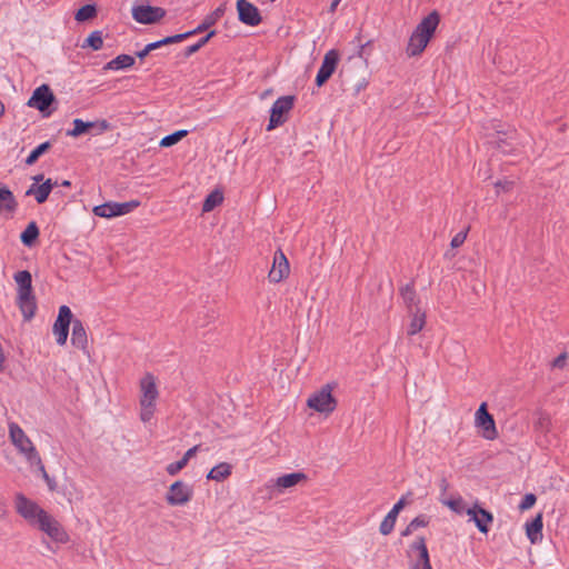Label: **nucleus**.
Wrapping results in <instances>:
<instances>
[{
	"mask_svg": "<svg viewBox=\"0 0 569 569\" xmlns=\"http://www.w3.org/2000/svg\"><path fill=\"white\" fill-rule=\"evenodd\" d=\"M52 190L51 179L46 180L41 184L33 183L27 190V196H33L38 203H43Z\"/></svg>",
	"mask_w": 569,
	"mask_h": 569,
	"instance_id": "b1692460",
	"label": "nucleus"
},
{
	"mask_svg": "<svg viewBox=\"0 0 569 569\" xmlns=\"http://www.w3.org/2000/svg\"><path fill=\"white\" fill-rule=\"evenodd\" d=\"M237 10L239 20L248 26H258L261 22L259 10L256 6L247 0L237 1Z\"/></svg>",
	"mask_w": 569,
	"mask_h": 569,
	"instance_id": "aec40b11",
	"label": "nucleus"
},
{
	"mask_svg": "<svg viewBox=\"0 0 569 569\" xmlns=\"http://www.w3.org/2000/svg\"><path fill=\"white\" fill-rule=\"evenodd\" d=\"M401 297L408 308V311L415 310L416 307H419L417 295L412 287L406 286L405 288H402Z\"/></svg>",
	"mask_w": 569,
	"mask_h": 569,
	"instance_id": "2f4dec72",
	"label": "nucleus"
},
{
	"mask_svg": "<svg viewBox=\"0 0 569 569\" xmlns=\"http://www.w3.org/2000/svg\"><path fill=\"white\" fill-rule=\"evenodd\" d=\"M51 144L49 141H46L41 144H39L38 147H36L31 152L30 154L27 157L26 159V164L28 166H32L33 163L37 162V160L44 153L47 152L49 149H50Z\"/></svg>",
	"mask_w": 569,
	"mask_h": 569,
	"instance_id": "e433bc0d",
	"label": "nucleus"
},
{
	"mask_svg": "<svg viewBox=\"0 0 569 569\" xmlns=\"http://www.w3.org/2000/svg\"><path fill=\"white\" fill-rule=\"evenodd\" d=\"M413 531H416V530H415V528H411V523H409V525L407 526V528L402 531V536H409V535H411Z\"/></svg>",
	"mask_w": 569,
	"mask_h": 569,
	"instance_id": "3c124183",
	"label": "nucleus"
},
{
	"mask_svg": "<svg viewBox=\"0 0 569 569\" xmlns=\"http://www.w3.org/2000/svg\"><path fill=\"white\" fill-rule=\"evenodd\" d=\"M340 1H341V0H332V2H331V4H330V11H331V12H335V11H336V9H337V7H338V4H339V2H340Z\"/></svg>",
	"mask_w": 569,
	"mask_h": 569,
	"instance_id": "603ef678",
	"label": "nucleus"
},
{
	"mask_svg": "<svg viewBox=\"0 0 569 569\" xmlns=\"http://www.w3.org/2000/svg\"><path fill=\"white\" fill-rule=\"evenodd\" d=\"M39 237V228L34 221L30 222L22 231L20 239L24 246L31 247Z\"/></svg>",
	"mask_w": 569,
	"mask_h": 569,
	"instance_id": "c756f323",
	"label": "nucleus"
},
{
	"mask_svg": "<svg viewBox=\"0 0 569 569\" xmlns=\"http://www.w3.org/2000/svg\"><path fill=\"white\" fill-rule=\"evenodd\" d=\"M180 460L184 461V466H187L189 460H190V458H188L186 455H183V457Z\"/></svg>",
	"mask_w": 569,
	"mask_h": 569,
	"instance_id": "6e6d98bb",
	"label": "nucleus"
},
{
	"mask_svg": "<svg viewBox=\"0 0 569 569\" xmlns=\"http://www.w3.org/2000/svg\"><path fill=\"white\" fill-rule=\"evenodd\" d=\"M18 286L17 303L26 321L33 318L37 310L36 297L32 293V278L27 270L18 271L14 274Z\"/></svg>",
	"mask_w": 569,
	"mask_h": 569,
	"instance_id": "20e7f679",
	"label": "nucleus"
},
{
	"mask_svg": "<svg viewBox=\"0 0 569 569\" xmlns=\"http://www.w3.org/2000/svg\"><path fill=\"white\" fill-rule=\"evenodd\" d=\"M475 425L480 429L481 436L487 440H495L498 430L493 417L487 410V403H481L475 415Z\"/></svg>",
	"mask_w": 569,
	"mask_h": 569,
	"instance_id": "9d476101",
	"label": "nucleus"
},
{
	"mask_svg": "<svg viewBox=\"0 0 569 569\" xmlns=\"http://www.w3.org/2000/svg\"><path fill=\"white\" fill-rule=\"evenodd\" d=\"M467 233H468V230H465V231H460L458 232L452 239H451V242H450V246L451 248H459L460 246L463 244V242L466 241L467 239Z\"/></svg>",
	"mask_w": 569,
	"mask_h": 569,
	"instance_id": "c03bdc74",
	"label": "nucleus"
},
{
	"mask_svg": "<svg viewBox=\"0 0 569 569\" xmlns=\"http://www.w3.org/2000/svg\"><path fill=\"white\" fill-rule=\"evenodd\" d=\"M512 186H513L512 181H498V182H496V188L498 190L501 189L502 191L511 190Z\"/></svg>",
	"mask_w": 569,
	"mask_h": 569,
	"instance_id": "de8ad7c7",
	"label": "nucleus"
},
{
	"mask_svg": "<svg viewBox=\"0 0 569 569\" xmlns=\"http://www.w3.org/2000/svg\"><path fill=\"white\" fill-rule=\"evenodd\" d=\"M77 349L81 357L88 362H92V350L90 347V341L87 335V331L83 327V325L79 321L73 319V350ZM76 352L73 351V355ZM78 359L80 360V356H78Z\"/></svg>",
	"mask_w": 569,
	"mask_h": 569,
	"instance_id": "9b49d317",
	"label": "nucleus"
},
{
	"mask_svg": "<svg viewBox=\"0 0 569 569\" xmlns=\"http://www.w3.org/2000/svg\"><path fill=\"white\" fill-rule=\"evenodd\" d=\"M159 397L157 377L151 372H146L139 380V418L143 423L153 419Z\"/></svg>",
	"mask_w": 569,
	"mask_h": 569,
	"instance_id": "f03ea898",
	"label": "nucleus"
},
{
	"mask_svg": "<svg viewBox=\"0 0 569 569\" xmlns=\"http://www.w3.org/2000/svg\"><path fill=\"white\" fill-rule=\"evenodd\" d=\"M214 34V31H211L209 32L204 38H202L199 42H197L196 44H192L190 47L187 48V54H192L194 52H197L201 47H203L208 41L209 39Z\"/></svg>",
	"mask_w": 569,
	"mask_h": 569,
	"instance_id": "79ce46f5",
	"label": "nucleus"
},
{
	"mask_svg": "<svg viewBox=\"0 0 569 569\" xmlns=\"http://www.w3.org/2000/svg\"><path fill=\"white\" fill-rule=\"evenodd\" d=\"M333 387L325 385L319 390L312 392L307 399V406L316 412L329 416L337 408V399L332 395Z\"/></svg>",
	"mask_w": 569,
	"mask_h": 569,
	"instance_id": "423d86ee",
	"label": "nucleus"
},
{
	"mask_svg": "<svg viewBox=\"0 0 569 569\" xmlns=\"http://www.w3.org/2000/svg\"><path fill=\"white\" fill-rule=\"evenodd\" d=\"M295 99V96H282L273 102L270 110L269 123L267 126L268 131L276 129L287 121L288 113L293 108Z\"/></svg>",
	"mask_w": 569,
	"mask_h": 569,
	"instance_id": "6e6552de",
	"label": "nucleus"
},
{
	"mask_svg": "<svg viewBox=\"0 0 569 569\" xmlns=\"http://www.w3.org/2000/svg\"><path fill=\"white\" fill-rule=\"evenodd\" d=\"M223 201V196L219 191H213L207 196L202 204L203 212L212 211L217 206L221 204Z\"/></svg>",
	"mask_w": 569,
	"mask_h": 569,
	"instance_id": "473e14b6",
	"label": "nucleus"
},
{
	"mask_svg": "<svg viewBox=\"0 0 569 569\" xmlns=\"http://www.w3.org/2000/svg\"><path fill=\"white\" fill-rule=\"evenodd\" d=\"M440 22L437 11H432L416 27L409 38L406 52L409 57H416L423 52Z\"/></svg>",
	"mask_w": 569,
	"mask_h": 569,
	"instance_id": "7ed1b4c3",
	"label": "nucleus"
},
{
	"mask_svg": "<svg viewBox=\"0 0 569 569\" xmlns=\"http://www.w3.org/2000/svg\"><path fill=\"white\" fill-rule=\"evenodd\" d=\"M409 552L416 559L412 569H432L423 537L416 539V541L410 546Z\"/></svg>",
	"mask_w": 569,
	"mask_h": 569,
	"instance_id": "a211bd4d",
	"label": "nucleus"
},
{
	"mask_svg": "<svg viewBox=\"0 0 569 569\" xmlns=\"http://www.w3.org/2000/svg\"><path fill=\"white\" fill-rule=\"evenodd\" d=\"M140 202L131 200L128 202H106L93 208V213L101 218H114L133 211Z\"/></svg>",
	"mask_w": 569,
	"mask_h": 569,
	"instance_id": "1a4fd4ad",
	"label": "nucleus"
},
{
	"mask_svg": "<svg viewBox=\"0 0 569 569\" xmlns=\"http://www.w3.org/2000/svg\"><path fill=\"white\" fill-rule=\"evenodd\" d=\"M226 8L224 6H219L214 11L209 13L202 21L201 24H199L194 30L188 31L187 33H190V37L202 32L213 26L217 21L221 19V17L224 14Z\"/></svg>",
	"mask_w": 569,
	"mask_h": 569,
	"instance_id": "a878e982",
	"label": "nucleus"
},
{
	"mask_svg": "<svg viewBox=\"0 0 569 569\" xmlns=\"http://www.w3.org/2000/svg\"><path fill=\"white\" fill-rule=\"evenodd\" d=\"M70 323L71 309L68 306H61L58 318L56 319L52 327V332L58 345L62 346L67 342Z\"/></svg>",
	"mask_w": 569,
	"mask_h": 569,
	"instance_id": "ddd939ff",
	"label": "nucleus"
},
{
	"mask_svg": "<svg viewBox=\"0 0 569 569\" xmlns=\"http://www.w3.org/2000/svg\"><path fill=\"white\" fill-rule=\"evenodd\" d=\"M184 461H181V460H178L176 462H172V463H169L167 467H166V471L168 472V475L170 476H176L178 475L183 468H184Z\"/></svg>",
	"mask_w": 569,
	"mask_h": 569,
	"instance_id": "37998d69",
	"label": "nucleus"
},
{
	"mask_svg": "<svg viewBox=\"0 0 569 569\" xmlns=\"http://www.w3.org/2000/svg\"><path fill=\"white\" fill-rule=\"evenodd\" d=\"M552 428L551 418L548 415L541 413L535 422V429L540 433L547 435Z\"/></svg>",
	"mask_w": 569,
	"mask_h": 569,
	"instance_id": "4c0bfd02",
	"label": "nucleus"
},
{
	"mask_svg": "<svg viewBox=\"0 0 569 569\" xmlns=\"http://www.w3.org/2000/svg\"><path fill=\"white\" fill-rule=\"evenodd\" d=\"M134 64V58L129 54H119L114 59L110 60L106 66L104 70H123Z\"/></svg>",
	"mask_w": 569,
	"mask_h": 569,
	"instance_id": "c85d7f7f",
	"label": "nucleus"
},
{
	"mask_svg": "<svg viewBox=\"0 0 569 569\" xmlns=\"http://www.w3.org/2000/svg\"><path fill=\"white\" fill-rule=\"evenodd\" d=\"M62 186H66V187L70 186V181L64 180V181L62 182Z\"/></svg>",
	"mask_w": 569,
	"mask_h": 569,
	"instance_id": "4d7b16f0",
	"label": "nucleus"
},
{
	"mask_svg": "<svg viewBox=\"0 0 569 569\" xmlns=\"http://www.w3.org/2000/svg\"><path fill=\"white\" fill-rule=\"evenodd\" d=\"M16 510L30 525L37 526L48 537L57 542L67 541L68 535L60 523L47 511L40 508L34 501L22 493L16 496Z\"/></svg>",
	"mask_w": 569,
	"mask_h": 569,
	"instance_id": "f257e3e1",
	"label": "nucleus"
},
{
	"mask_svg": "<svg viewBox=\"0 0 569 569\" xmlns=\"http://www.w3.org/2000/svg\"><path fill=\"white\" fill-rule=\"evenodd\" d=\"M198 446H193L192 448L188 449L184 455L188 457V458H193L198 451Z\"/></svg>",
	"mask_w": 569,
	"mask_h": 569,
	"instance_id": "09e8293b",
	"label": "nucleus"
},
{
	"mask_svg": "<svg viewBox=\"0 0 569 569\" xmlns=\"http://www.w3.org/2000/svg\"><path fill=\"white\" fill-rule=\"evenodd\" d=\"M187 134H188V130H178L169 136L163 137L160 140L159 144L162 148L171 147V146L178 143L179 141H181L184 137H187Z\"/></svg>",
	"mask_w": 569,
	"mask_h": 569,
	"instance_id": "f704fd0d",
	"label": "nucleus"
},
{
	"mask_svg": "<svg viewBox=\"0 0 569 569\" xmlns=\"http://www.w3.org/2000/svg\"><path fill=\"white\" fill-rule=\"evenodd\" d=\"M525 528L526 536L531 543L541 541L543 528L542 513H538L531 522H527Z\"/></svg>",
	"mask_w": 569,
	"mask_h": 569,
	"instance_id": "5701e85b",
	"label": "nucleus"
},
{
	"mask_svg": "<svg viewBox=\"0 0 569 569\" xmlns=\"http://www.w3.org/2000/svg\"><path fill=\"white\" fill-rule=\"evenodd\" d=\"M67 136H71V130L66 131Z\"/></svg>",
	"mask_w": 569,
	"mask_h": 569,
	"instance_id": "13d9d810",
	"label": "nucleus"
},
{
	"mask_svg": "<svg viewBox=\"0 0 569 569\" xmlns=\"http://www.w3.org/2000/svg\"><path fill=\"white\" fill-rule=\"evenodd\" d=\"M96 16H97L96 7L93 4H86L77 11L74 18L79 22H84V21L93 19Z\"/></svg>",
	"mask_w": 569,
	"mask_h": 569,
	"instance_id": "c9c22d12",
	"label": "nucleus"
},
{
	"mask_svg": "<svg viewBox=\"0 0 569 569\" xmlns=\"http://www.w3.org/2000/svg\"><path fill=\"white\" fill-rule=\"evenodd\" d=\"M189 37H190V33L174 34V36L166 37L159 41L151 42V43L147 44V47L151 52V51L159 49L166 44L179 43Z\"/></svg>",
	"mask_w": 569,
	"mask_h": 569,
	"instance_id": "7c9ffc66",
	"label": "nucleus"
},
{
	"mask_svg": "<svg viewBox=\"0 0 569 569\" xmlns=\"http://www.w3.org/2000/svg\"><path fill=\"white\" fill-rule=\"evenodd\" d=\"M150 53V50L146 46L141 51L137 52V57L140 59L146 58Z\"/></svg>",
	"mask_w": 569,
	"mask_h": 569,
	"instance_id": "8fccbe9b",
	"label": "nucleus"
},
{
	"mask_svg": "<svg viewBox=\"0 0 569 569\" xmlns=\"http://www.w3.org/2000/svg\"><path fill=\"white\" fill-rule=\"evenodd\" d=\"M103 39L102 32L99 30L92 31L84 42L81 44L82 48H91L92 50H99L102 48Z\"/></svg>",
	"mask_w": 569,
	"mask_h": 569,
	"instance_id": "72a5a7b5",
	"label": "nucleus"
},
{
	"mask_svg": "<svg viewBox=\"0 0 569 569\" xmlns=\"http://www.w3.org/2000/svg\"><path fill=\"white\" fill-rule=\"evenodd\" d=\"M566 361H567V355L566 353H561L560 356H558L553 361H552V367L553 368H560L562 369L566 365Z\"/></svg>",
	"mask_w": 569,
	"mask_h": 569,
	"instance_id": "49530a36",
	"label": "nucleus"
},
{
	"mask_svg": "<svg viewBox=\"0 0 569 569\" xmlns=\"http://www.w3.org/2000/svg\"><path fill=\"white\" fill-rule=\"evenodd\" d=\"M53 99L50 88L47 84H42L33 91L27 104L30 108L44 112L52 103Z\"/></svg>",
	"mask_w": 569,
	"mask_h": 569,
	"instance_id": "6ab92c4d",
	"label": "nucleus"
},
{
	"mask_svg": "<svg viewBox=\"0 0 569 569\" xmlns=\"http://www.w3.org/2000/svg\"><path fill=\"white\" fill-rule=\"evenodd\" d=\"M441 503L446 507H448L451 511H453L457 515H463L466 513V510H468L469 507L466 506L465 499L460 495H452L448 498H441Z\"/></svg>",
	"mask_w": 569,
	"mask_h": 569,
	"instance_id": "cd10ccee",
	"label": "nucleus"
},
{
	"mask_svg": "<svg viewBox=\"0 0 569 569\" xmlns=\"http://www.w3.org/2000/svg\"><path fill=\"white\" fill-rule=\"evenodd\" d=\"M33 179H34L36 183L38 184L43 179V176L42 174H38Z\"/></svg>",
	"mask_w": 569,
	"mask_h": 569,
	"instance_id": "864d4df0",
	"label": "nucleus"
},
{
	"mask_svg": "<svg viewBox=\"0 0 569 569\" xmlns=\"http://www.w3.org/2000/svg\"><path fill=\"white\" fill-rule=\"evenodd\" d=\"M408 497H411V493H407L405 496H402L395 505L393 507L391 508V510L389 511L391 515L396 516L398 518V515L399 512L410 502V500H408Z\"/></svg>",
	"mask_w": 569,
	"mask_h": 569,
	"instance_id": "ea45409f",
	"label": "nucleus"
},
{
	"mask_svg": "<svg viewBox=\"0 0 569 569\" xmlns=\"http://www.w3.org/2000/svg\"><path fill=\"white\" fill-rule=\"evenodd\" d=\"M18 202L8 188H0V214L16 211Z\"/></svg>",
	"mask_w": 569,
	"mask_h": 569,
	"instance_id": "393cba45",
	"label": "nucleus"
},
{
	"mask_svg": "<svg viewBox=\"0 0 569 569\" xmlns=\"http://www.w3.org/2000/svg\"><path fill=\"white\" fill-rule=\"evenodd\" d=\"M339 60H340V54L335 49L329 50L325 54L322 63L317 73V77H316V84L318 87L323 86L329 80V78L333 74V72L337 69Z\"/></svg>",
	"mask_w": 569,
	"mask_h": 569,
	"instance_id": "2eb2a0df",
	"label": "nucleus"
},
{
	"mask_svg": "<svg viewBox=\"0 0 569 569\" xmlns=\"http://www.w3.org/2000/svg\"><path fill=\"white\" fill-rule=\"evenodd\" d=\"M6 108L4 104L0 101V117L4 113Z\"/></svg>",
	"mask_w": 569,
	"mask_h": 569,
	"instance_id": "5fc2aeb1",
	"label": "nucleus"
},
{
	"mask_svg": "<svg viewBox=\"0 0 569 569\" xmlns=\"http://www.w3.org/2000/svg\"><path fill=\"white\" fill-rule=\"evenodd\" d=\"M536 501H537V498L533 493H527L522 498V501L519 505V509L521 511L528 510L535 506Z\"/></svg>",
	"mask_w": 569,
	"mask_h": 569,
	"instance_id": "a19ab883",
	"label": "nucleus"
},
{
	"mask_svg": "<svg viewBox=\"0 0 569 569\" xmlns=\"http://www.w3.org/2000/svg\"><path fill=\"white\" fill-rule=\"evenodd\" d=\"M397 521V517L391 515L390 512L387 513V516L383 518V520L380 522L379 531L383 536H388L392 532L395 525Z\"/></svg>",
	"mask_w": 569,
	"mask_h": 569,
	"instance_id": "58836bf2",
	"label": "nucleus"
},
{
	"mask_svg": "<svg viewBox=\"0 0 569 569\" xmlns=\"http://www.w3.org/2000/svg\"><path fill=\"white\" fill-rule=\"evenodd\" d=\"M410 316V323L408 327V335L415 336L420 332L426 326V311L420 307H416L415 310L408 311Z\"/></svg>",
	"mask_w": 569,
	"mask_h": 569,
	"instance_id": "4be33fe9",
	"label": "nucleus"
},
{
	"mask_svg": "<svg viewBox=\"0 0 569 569\" xmlns=\"http://www.w3.org/2000/svg\"><path fill=\"white\" fill-rule=\"evenodd\" d=\"M192 485L183 481L176 480L167 489L164 501L169 507H184L193 499Z\"/></svg>",
	"mask_w": 569,
	"mask_h": 569,
	"instance_id": "0eeeda50",
	"label": "nucleus"
},
{
	"mask_svg": "<svg viewBox=\"0 0 569 569\" xmlns=\"http://www.w3.org/2000/svg\"><path fill=\"white\" fill-rule=\"evenodd\" d=\"M109 129V123L106 120L82 121L80 119L73 120V137L80 134L98 136Z\"/></svg>",
	"mask_w": 569,
	"mask_h": 569,
	"instance_id": "f3484780",
	"label": "nucleus"
},
{
	"mask_svg": "<svg viewBox=\"0 0 569 569\" xmlns=\"http://www.w3.org/2000/svg\"><path fill=\"white\" fill-rule=\"evenodd\" d=\"M411 528H415V530L419 528L427 527L429 523V518L425 515L417 516L415 519L410 521Z\"/></svg>",
	"mask_w": 569,
	"mask_h": 569,
	"instance_id": "a18cd8bd",
	"label": "nucleus"
},
{
	"mask_svg": "<svg viewBox=\"0 0 569 569\" xmlns=\"http://www.w3.org/2000/svg\"><path fill=\"white\" fill-rule=\"evenodd\" d=\"M9 436L11 442L19 450L20 453L24 456L27 461L31 467H36L38 471L41 472L42 477L49 481L48 473L46 472L44 466L41 462V459L31 442V440L27 437L24 431L14 422L9 425Z\"/></svg>",
	"mask_w": 569,
	"mask_h": 569,
	"instance_id": "39448f33",
	"label": "nucleus"
},
{
	"mask_svg": "<svg viewBox=\"0 0 569 569\" xmlns=\"http://www.w3.org/2000/svg\"><path fill=\"white\" fill-rule=\"evenodd\" d=\"M466 515L469 516V520L472 521L482 533H487L493 522L492 513L483 509L478 502L469 507L468 510H466Z\"/></svg>",
	"mask_w": 569,
	"mask_h": 569,
	"instance_id": "dca6fc26",
	"label": "nucleus"
},
{
	"mask_svg": "<svg viewBox=\"0 0 569 569\" xmlns=\"http://www.w3.org/2000/svg\"><path fill=\"white\" fill-rule=\"evenodd\" d=\"M166 16V10L160 7L136 6L132 8V18L142 24H152Z\"/></svg>",
	"mask_w": 569,
	"mask_h": 569,
	"instance_id": "4468645a",
	"label": "nucleus"
},
{
	"mask_svg": "<svg viewBox=\"0 0 569 569\" xmlns=\"http://www.w3.org/2000/svg\"><path fill=\"white\" fill-rule=\"evenodd\" d=\"M306 475L302 472H292L280 476L276 479L274 486L279 492H283L286 489L292 488L306 480Z\"/></svg>",
	"mask_w": 569,
	"mask_h": 569,
	"instance_id": "412c9836",
	"label": "nucleus"
},
{
	"mask_svg": "<svg viewBox=\"0 0 569 569\" xmlns=\"http://www.w3.org/2000/svg\"><path fill=\"white\" fill-rule=\"evenodd\" d=\"M232 472V466L228 462H220L214 466L207 475L208 480L221 482L229 478Z\"/></svg>",
	"mask_w": 569,
	"mask_h": 569,
	"instance_id": "bb28decb",
	"label": "nucleus"
},
{
	"mask_svg": "<svg viewBox=\"0 0 569 569\" xmlns=\"http://www.w3.org/2000/svg\"><path fill=\"white\" fill-rule=\"evenodd\" d=\"M290 274V263L281 249H278L272 259L271 269L268 272L270 283H279L286 280Z\"/></svg>",
	"mask_w": 569,
	"mask_h": 569,
	"instance_id": "f8f14e48",
	"label": "nucleus"
}]
</instances>
